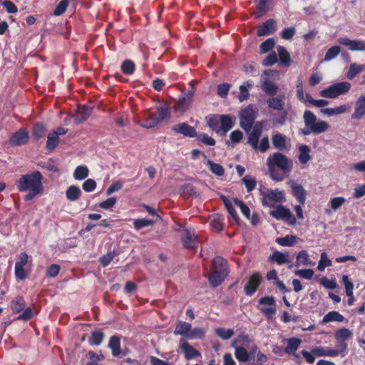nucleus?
Wrapping results in <instances>:
<instances>
[{"label": "nucleus", "mask_w": 365, "mask_h": 365, "mask_svg": "<svg viewBox=\"0 0 365 365\" xmlns=\"http://www.w3.org/2000/svg\"><path fill=\"white\" fill-rule=\"evenodd\" d=\"M269 215L278 220H284L289 225L294 226L297 223L296 218L290 210L282 205H278L274 210H271Z\"/></svg>", "instance_id": "8"}, {"label": "nucleus", "mask_w": 365, "mask_h": 365, "mask_svg": "<svg viewBox=\"0 0 365 365\" xmlns=\"http://www.w3.org/2000/svg\"><path fill=\"white\" fill-rule=\"evenodd\" d=\"M277 51L280 63L284 66H289L291 63V57L286 48L279 46L277 47Z\"/></svg>", "instance_id": "33"}, {"label": "nucleus", "mask_w": 365, "mask_h": 365, "mask_svg": "<svg viewBox=\"0 0 365 365\" xmlns=\"http://www.w3.org/2000/svg\"><path fill=\"white\" fill-rule=\"evenodd\" d=\"M245 85H241L239 88L240 93L238 96V99L240 102H243L249 98L250 93L248 88L252 87V84L249 82H246Z\"/></svg>", "instance_id": "50"}, {"label": "nucleus", "mask_w": 365, "mask_h": 365, "mask_svg": "<svg viewBox=\"0 0 365 365\" xmlns=\"http://www.w3.org/2000/svg\"><path fill=\"white\" fill-rule=\"evenodd\" d=\"M26 303L22 297L18 296L11 302V309L13 312L19 313L24 310Z\"/></svg>", "instance_id": "38"}, {"label": "nucleus", "mask_w": 365, "mask_h": 365, "mask_svg": "<svg viewBox=\"0 0 365 365\" xmlns=\"http://www.w3.org/2000/svg\"><path fill=\"white\" fill-rule=\"evenodd\" d=\"M351 336L352 332L347 328L339 329L336 331L334 334V336L336 341H345L346 340L351 338Z\"/></svg>", "instance_id": "41"}, {"label": "nucleus", "mask_w": 365, "mask_h": 365, "mask_svg": "<svg viewBox=\"0 0 365 365\" xmlns=\"http://www.w3.org/2000/svg\"><path fill=\"white\" fill-rule=\"evenodd\" d=\"M46 132V128L42 123H36L33 126L32 135L36 140L42 138Z\"/></svg>", "instance_id": "36"}, {"label": "nucleus", "mask_w": 365, "mask_h": 365, "mask_svg": "<svg viewBox=\"0 0 365 365\" xmlns=\"http://www.w3.org/2000/svg\"><path fill=\"white\" fill-rule=\"evenodd\" d=\"M88 174L89 170L86 166L79 165L73 172V178L77 180H83L88 176Z\"/></svg>", "instance_id": "40"}, {"label": "nucleus", "mask_w": 365, "mask_h": 365, "mask_svg": "<svg viewBox=\"0 0 365 365\" xmlns=\"http://www.w3.org/2000/svg\"><path fill=\"white\" fill-rule=\"evenodd\" d=\"M210 225L215 230L222 231L224 226L222 217L218 215L213 216L210 220Z\"/></svg>", "instance_id": "59"}, {"label": "nucleus", "mask_w": 365, "mask_h": 365, "mask_svg": "<svg viewBox=\"0 0 365 365\" xmlns=\"http://www.w3.org/2000/svg\"><path fill=\"white\" fill-rule=\"evenodd\" d=\"M282 342L287 344L285 353L289 356H293L295 359L299 358V354L297 353V349L300 346L302 341L298 337L284 338Z\"/></svg>", "instance_id": "10"}, {"label": "nucleus", "mask_w": 365, "mask_h": 365, "mask_svg": "<svg viewBox=\"0 0 365 365\" xmlns=\"http://www.w3.org/2000/svg\"><path fill=\"white\" fill-rule=\"evenodd\" d=\"M262 281V277L260 273L255 272L248 279L247 283L245 286V292L247 296L253 295Z\"/></svg>", "instance_id": "11"}, {"label": "nucleus", "mask_w": 365, "mask_h": 365, "mask_svg": "<svg viewBox=\"0 0 365 365\" xmlns=\"http://www.w3.org/2000/svg\"><path fill=\"white\" fill-rule=\"evenodd\" d=\"M81 190L80 187L77 185H71L69 186L66 191V197L69 201H76L78 200L81 195Z\"/></svg>", "instance_id": "28"}, {"label": "nucleus", "mask_w": 365, "mask_h": 365, "mask_svg": "<svg viewBox=\"0 0 365 365\" xmlns=\"http://www.w3.org/2000/svg\"><path fill=\"white\" fill-rule=\"evenodd\" d=\"M205 335V331L202 328L195 327L194 329H190L189 334L187 335V339H203Z\"/></svg>", "instance_id": "53"}, {"label": "nucleus", "mask_w": 365, "mask_h": 365, "mask_svg": "<svg viewBox=\"0 0 365 365\" xmlns=\"http://www.w3.org/2000/svg\"><path fill=\"white\" fill-rule=\"evenodd\" d=\"M299 150V160L302 164H306L311 159V156L309 155V147L307 145H300Z\"/></svg>", "instance_id": "42"}, {"label": "nucleus", "mask_w": 365, "mask_h": 365, "mask_svg": "<svg viewBox=\"0 0 365 365\" xmlns=\"http://www.w3.org/2000/svg\"><path fill=\"white\" fill-rule=\"evenodd\" d=\"M303 119L305 127L301 131L304 135H309L311 133L321 134L326 132L329 125L324 120H317V116L310 110H305L303 114Z\"/></svg>", "instance_id": "4"}, {"label": "nucleus", "mask_w": 365, "mask_h": 365, "mask_svg": "<svg viewBox=\"0 0 365 365\" xmlns=\"http://www.w3.org/2000/svg\"><path fill=\"white\" fill-rule=\"evenodd\" d=\"M346 110V105H341L340 106L336 107V108H322L320 112L324 115H327L328 116H333L339 114H341L345 113Z\"/></svg>", "instance_id": "35"}, {"label": "nucleus", "mask_w": 365, "mask_h": 365, "mask_svg": "<svg viewBox=\"0 0 365 365\" xmlns=\"http://www.w3.org/2000/svg\"><path fill=\"white\" fill-rule=\"evenodd\" d=\"M43 175L40 171L35 170L31 173L22 175L16 182L19 192H29L24 197L25 201L33 200L36 196L42 195L44 191Z\"/></svg>", "instance_id": "1"}, {"label": "nucleus", "mask_w": 365, "mask_h": 365, "mask_svg": "<svg viewBox=\"0 0 365 365\" xmlns=\"http://www.w3.org/2000/svg\"><path fill=\"white\" fill-rule=\"evenodd\" d=\"M351 88V83L347 81L336 83L322 90L320 96L324 98H335L339 96L346 93Z\"/></svg>", "instance_id": "6"}, {"label": "nucleus", "mask_w": 365, "mask_h": 365, "mask_svg": "<svg viewBox=\"0 0 365 365\" xmlns=\"http://www.w3.org/2000/svg\"><path fill=\"white\" fill-rule=\"evenodd\" d=\"M229 274L227 261L222 257H215L211 262L210 271L207 279L212 287H217L223 283Z\"/></svg>", "instance_id": "3"}, {"label": "nucleus", "mask_w": 365, "mask_h": 365, "mask_svg": "<svg viewBox=\"0 0 365 365\" xmlns=\"http://www.w3.org/2000/svg\"><path fill=\"white\" fill-rule=\"evenodd\" d=\"M270 178L277 182L282 181L291 173L293 168L292 159L282 153H274L267 159Z\"/></svg>", "instance_id": "2"}, {"label": "nucleus", "mask_w": 365, "mask_h": 365, "mask_svg": "<svg viewBox=\"0 0 365 365\" xmlns=\"http://www.w3.org/2000/svg\"><path fill=\"white\" fill-rule=\"evenodd\" d=\"M68 6V0H61L58 4L56 9H54L53 14L55 16L62 15L63 14H64L66 12Z\"/></svg>", "instance_id": "63"}, {"label": "nucleus", "mask_w": 365, "mask_h": 365, "mask_svg": "<svg viewBox=\"0 0 365 365\" xmlns=\"http://www.w3.org/2000/svg\"><path fill=\"white\" fill-rule=\"evenodd\" d=\"M242 182L245 185L247 192H251L252 190H254L257 185L256 178L250 175H247L243 177Z\"/></svg>", "instance_id": "43"}, {"label": "nucleus", "mask_w": 365, "mask_h": 365, "mask_svg": "<svg viewBox=\"0 0 365 365\" xmlns=\"http://www.w3.org/2000/svg\"><path fill=\"white\" fill-rule=\"evenodd\" d=\"M269 261L270 262H277L279 265L290 262L287 255H285L277 250L274 251L272 255H269Z\"/></svg>", "instance_id": "27"}, {"label": "nucleus", "mask_w": 365, "mask_h": 365, "mask_svg": "<svg viewBox=\"0 0 365 365\" xmlns=\"http://www.w3.org/2000/svg\"><path fill=\"white\" fill-rule=\"evenodd\" d=\"M345 319L344 317L336 311L328 312L323 318L322 323H329L331 322H342Z\"/></svg>", "instance_id": "32"}, {"label": "nucleus", "mask_w": 365, "mask_h": 365, "mask_svg": "<svg viewBox=\"0 0 365 365\" xmlns=\"http://www.w3.org/2000/svg\"><path fill=\"white\" fill-rule=\"evenodd\" d=\"M196 137L197 141L201 142L206 145L213 146L216 143V141L213 138L204 133L199 135L197 134Z\"/></svg>", "instance_id": "57"}, {"label": "nucleus", "mask_w": 365, "mask_h": 365, "mask_svg": "<svg viewBox=\"0 0 365 365\" xmlns=\"http://www.w3.org/2000/svg\"><path fill=\"white\" fill-rule=\"evenodd\" d=\"M120 70L125 75H132L135 72V65L133 61L127 59L121 63Z\"/></svg>", "instance_id": "45"}, {"label": "nucleus", "mask_w": 365, "mask_h": 365, "mask_svg": "<svg viewBox=\"0 0 365 365\" xmlns=\"http://www.w3.org/2000/svg\"><path fill=\"white\" fill-rule=\"evenodd\" d=\"M272 144L279 150H286L287 148L286 136L281 133L274 135L272 136Z\"/></svg>", "instance_id": "26"}, {"label": "nucleus", "mask_w": 365, "mask_h": 365, "mask_svg": "<svg viewBox=\"0 0 365 365\" xmlns=\"http://www.w3.org/2000/svg\"><path fill=\"white\" fill-rule=\"evenodd\" d=\"M207 125L212 130L217 133H220V118L218 119L217 115H210L206 117Z\"/></svg>", "instance_id": "39"}, {"label": "nucleus", "mask_w": 365, "mask_h": 365, "mask_svg": "<svg viewBox=\"0 0 365 365\" xmlns=\"http://www.w3.org/2000/svg\"><path fill=\"white\" fill-rule=\"evenodd\" d=\"M215 333L219 337L224 340H227L234 335V331L231 329L217 328Z\"/></svg>", "instance_id": "62"}, {"label": "nucleus", "mask_w": 365, "mask_h": 365, "mask_svg": "<svg viewBox=\"0 0 365 365\" xmlns=\"http://www.w3.org/2000/svg\"><path fill=\"white\" fill-rule=\"evenodd\" d=\"M116 255L115 251L109 252L100 257L99 262L103 267H107Z\"/></svg>", "instance_id": "60"}, {"label": "nucleus", "mask_w": 365, "mask_h": 365, "mask_svg": "<svg viewBox=\"0 0 365 365\" xmlns=\"http://www.w3.org/2000/svg\"><path fill=\"white\" fill-rule=\"evenodd\" d=\"M220 123V135H225L226 133L232 128L233 123L230 115H221L219 116Z\"/></svg>", "instance_id": "24"}, {"label": "nucleus", "mask_w": 365, "mask_h": 365, "mask_svg": "<svg viewBox=\"0 0 365 365\" xmlns=\"http://www.w3.org/2000/svg\"><path fill=\"white\" fill-rule=\"evenodd\" d=\"M108 347L111 349L113 356H119L121 352L120 337L117 335L112 336L108 342Z\"/></svg>", "instance_id": "29"}, {"label": "nucleus", "mask_w": 365, "mask_h": 365, "mask_svg": "<svg viewBox=\"0 0 365 365\" xmlns=\"http://www.w3.org/2000/svg\"><path fill=\"white\" fill-rule=\"evenodd\" d=\"M284 95H279L277 97L271 96L266 101V103L269 108L276 110H283L284 108Z\"/></svg>", "instance_id": "22"}, {"label": "nucleus", "mask_w": 365, "mask_h": 365, "mask_svg": "<svg viewBox=\"0 0 365 365\" xmlns=\"http://www.w3.org/2000/svg\"><path fill=\"white\" fill-rule=\"evenodd\" d=\"M276 242L281 246L291 247L297 242V237L294 235H287L284 237L277 238Z\"/></svg>", "instance_id": "48"}, {"label": "nucleus", "mask_w": 365, "mask_h": 365, "mask_svg": "<svg viewBox=\"0 0 365 365\" xmlns=\"http://www.w3.org/2000/svg\"><path fill=\"white\" fill-rule=\"evenodd\" d=\"M338 42L349 50L353 51H365V40L356 39L351 40L348 38H339Z\"/></svg>", "instance_id": "12"}, {"label": "nucleus", "mask_w": 365, "mask_h": 365, "mask_svg": "<svg viewBox=\"0 0 365 365\" xmlns=\"http://www.w3.org/2000/svg\"><path fill=\"white\" fill-rule=\"evenodd\" d=\"M331 264V260L327 257V253L322 252L320 256V259L317 268L319 271H323L324 270L325 267H330Z\"/></svg>", "instance_id": "61"}, {"label": "nucleus", "mask_w": 365, "mask_h": 365, "mask_svg": "<svg viewBox=\"0 0 365 365\" xmlns=\"http://www.w3.org/2000/svg\"><path fill=\"white\" fill-rule=\"evenodd\" d=\"M180 195L182 197L187 198L191 196L197 197L200 193L197 191L196 187L190 183L182 185L180 189Z\"/></svg>", "instance_id": "25"}, {"label": "nucleus", "mask_w": 365, "mask_h": 365, "mask_svg": "<svg viewBox=\"0 0 365 365\" xmlns=\"http://www.w3.org/2000/svg\"><path fill=\"white\" fill-rule=\"evenodd\" d=\"M207 165L209 166L210 170L216 176L222 177L225 175V168L220 164L207 160Z\"/></svg>", "instance_id": "37"}, {"label": "nucleus", "mask_w": 365, "mask_h": 365, "mask_svg": "<svg viewBox=\"0 0 365 365\" xmlns=\"http://www.w3.org/2000/svg\"><path fill=\"white\" fill-rule=\"evenodd\" d=\"M276 300L273 296H265L258 300V309L267 319L272 318L277 312Z\"/></svg>", "instance_id": "7"}, {"label": "nucleus", "mask_w": 365, "mask_h": 365, "mask_svg": "<svg viewBox=\"0 0 365 365\" xmlns=\"http://www.w3.org/2000/svg\"><path fill=\"white\" fill-rule=\"evenodd\" d=\"M191 324L190 323L180 321L176 324L174 334L183 336L187 338V335L189 334Z\"/></svg>", "instance_id": "31"}, {"label": "nucleus", "mask_w": 365, "mask_h": 365, "mask_svg": "<svg viewBox=\"0 0 365 365\" xmlns=\"http://www.w3.org/2000/svg\"><path fill=\"white\" fill-rule=\"evenodd\" d=\"M172 131L181 134L185 137L195 138L197 136V130L193 126L187 123H179L171 128Z\"/></svg>", "instance_id": "13"}, {"label": "nucleus", "mask_w": 365, "mask_h": 365, "mask_svg": "<svg viewBox=\"0 0 365 365\" xmlns=\"http://www.w3.org/2000/svg\"><path fill=\"white\" fill-rule=\"evenodd\" d=\"M259 192L262 196V204L264 207H274L277 203H281L285 200L284 192L277 189H268L261 185Z\"/></svg>", "instance_id": "5"}, {"label": "nucleus", "mask_w": 365, "mask_h": 365, "mask_svg": "<svg viewBox=\"0 0 365 365\" xmlns=\"http://www.w3.org/2000/svg\"><path fill=\"white\" fill-rule=\"evenodd\" d=\"M91 112L92 108L90 106L87 105L78 106L75 116V122L80 123L86 121L91 115Z\"/></svg>", "instance_id": "21"}, {"label": "nucleus", "mask_w": 365, "mask_h": 365, "mask_svg": "<svg viewBox=\"0 0 365 365\" xmlns=\"http://www.w3.org/2000/svg\"><path fill=\"white\" fill-rule=\"evenodd\" d=\"M156 114L150 113L145 118L143 123L140 124L143 128H153L158 125V120H157Z\"/></svg>", "instance_id": "47"}, {"label": "nucleus", "mask_w": 365, "mask_h": 365, "mask_svg": "<svg viewBox=\"0 0 365 365\" xmlns=\"http://www.w3.org/2000/svg\"><path fill=\"white\" fill-rule=\"evenodd\" d=\"M274 46H275V41H274V38H267V40H265L260 44V46H259L260 51L262 53H267V52L270 51L271 50H272V48L274 47Z\"/></svg>", "instance_id": "55"}, {"label": "nucleus", "mask_w": 365, "mask_h": 365, "mask_svg": "<svg viewBox=\"0 0 365 365\" xmlns=\"http://www.w3.org/2000/svg\"><path fill=\"white\" fill-rule=\"evenodd\" d=\"M29 138V132L25 128H20L10 137L9 143L12 145H23L28 143Z\"/></svg>", "instance_id": "15"}, {"label": "nucleus", "mask_w": 365, "mask_h": 365, "mask_svg": "<svg viewBox=\"0 0 365 365\" xmlns=\"http://www.w3.org/2000/svg\"><path fill=\"white\" fill-rule=\"evenodd\" d=\"M180 348L184 352L185 358L187 360H190L194 358H198L201 356V353L192 347L187 341L180 340Z\"/></svg>", "instance_id": "19"}, {"label": "nucleus", "mask_w": 365, "mask_h": 365, "mask_svg": "<svg viewBox=\"0 0 365 365\" xmlns=\"http://www.w3.org/2000/svg\"><path fill=\"white\" fill-rule=\"evenodd\" d=\"M191 102L188 98L182 95L175 103L174 110L179 113H184L189 108Z\"/></svg>", "instance_id": "30"}, {"label": "nucleus", "mask_w": 365, "mask_h": 365, "mask_svg": "<svg viewBox=\"0 0 365 365\" xmlns=\"http://www.w3.org/2000/svg\"><path fill=\"white\" fill-rule=\"evenodd\" d=\"M277 30V22L273 19H269L259 24L257 27V35L263 36L274 34Z\"/></svg>", "instance_id": "14"}, {"label": "nucleus", "mask_w": 365, "mask_h": 365, "mask_svg": "<svg viewBox=\"0 0 365 365\" xmlns=\"http://www.w3.org/2000/svg\"><path fill=\"white\" fill-rule=\"evenodd\" d=\"M300 264L304 266L310 264V259L307 250H301L297 255L296 265L299 266Z\"/></svg>", "instance_id": "49"}, {"label": "nucleus", "mask_w": 365, "mask_h": 365, "mask_svg": "<svg viewBox=\"0 0 365 365\" xmlns=\"http://www.w3.org/2000/svg\"><path fill=\"white\" fill-rule=\"evenodd\" d=\"M262 91L269 96H274L278 91V86L268 77L262 78L260 83Z\"/></svg>", "instance_id": "18"}, {"label": "nucleus", "mask_w": 365, "mask_h": 365, "mask_svg": "<svg viewBox=\"0 0 365 365\" xmlns=\"http://www.w3.org/2000/svg\"><path fill=\"white\" fill-rule=\"evenodd\" d=\"M365 115V94L360 96L356 101L352 118L361 119Z\"/></svg>", "instance_id": "20"}, {"label": "nucleus", "mask_w": 365, "mask_h": 365, "mask_svg": "<svg viewBox=\"0 0 365 365\" xmlns=\"http://www.w3.org/2000/svg\"><path fill=\"white\" fill-rule=\"evenodd\" d=\"M289 184L293 196L297 199L299 204L304 205L306 201V190L303 186L292 180L289 181Z\"/></svg>", "instance_id": "17"}, {"label": "nucleus", "mask_w": 365, "mask_h": 365, "mask_svg": "<svg viewBox=\"0 0 365 365\" xmlns=\"http://www.w3.org/2000/svg\"><path fill=\"white\" fill-rule=\"evenodd\" d=\"M255 115L252 108V106L250 105L243 109L240 116V126L246 132L248 133L255 122Z\"/></svg>", "instance_id": "9"}, {"label": "nucleus", "mask_w": 365, "mask_h": 365, "mask_svg": "<svg viewBox=\"0 0 365 365\" xmlns=\"http://www.w3.org/2000/svg\"><path fill=\"white\" fill-rule=\"evenodd\" d=\"M104 336L105 335L101 330L92 331L89 339V344L91 345L98 346L103 341Z\"/></svg>", "instance_id": "46"}, {"label": "nucleus", "mask_w": 365, "mask_h": 365, "mask_svg": "<svg viewBox=\"0 0 365 365\" xmlns=\"http://www.w3.org/2000/svg\"><path fill=\"white\" fill-rule=\"evenodd\" d=\"M231 85L227 83H223L217 86V95L222 98H227L228 92L230 89Z\"/></svg>", "instance_id": "64"}, {"label": "nucleus", "mask_w": 365, "mask_h": 365, "mask_svg": "<svg viewBox=\"0 0 365 365\" xmlns=\"http://www.w3.org/2000/svg\"><path fill=\"white\" fill-rule=\"evenodd\" d=\"M235 354L239 361L247 362L249 360L248 351L244 347H236Z\"/></svg>", "instance_id": "51"}, {"label": "nucleus", "mask_w": 365, "mask_h": 365, "mask_svg": "<svg viewBox=\"0 0 365 365\" xmlns=\"http://www.w3.org/2000/svg\"><path fill=\"white\" fill-rule=\"evenodd\" d=\"M364 69L365 65H359L355 63H351L347 73V78L351 80L354 78L357 74L362 72Z\"/></svg>", "instance_id": "44"}, {"label": "nucleus", "mask_w": 365, "mask_h": 365, "mask_svg": "<svg viewBox=\"0 0 365 365\" xmlns=\"http://www.w3.org/2000/svg\"><path fill=\"white\" fill-rule=\"evenodd\" d=\"M156 114L157 120H158V123L167 118L170 117V111L168 107H158L156 109V112L153 113Z\"/></svg>", "instance_id": "52"}, {"label": "nucleus", "mask_w": 365, "mask_h": 365, "mask_svg": "<svg viewBox=\"0 0 365 365\" xmlns=\"http://www.w3.org/2000/svg\"><path fill=\"white\" fill-rule=\"evenodd\" d=\"M262 132V123L257 122L253 127L252 130L249 134L247 143L254 148L257 150L259 139Z\"/></svg>", "instance_id": "16"}, {"label": "nucleus", "mask_w": 365, "mask_h": 365, "mask_svg": "<svg viewBox=\"0 0 365 365\" xmlns=\"http://www.w3.org/2000/svg\"><path fill=\"white\" fill-rule=\"evenodd\" d=\"M341 51L339 46H334L329 48L325 54L324 61H329L336 58Z\"/></svg>", "instance_id": "56"}, {"label": "nucleus", "mask_w": 365, "mask_h": 365, "mask_svg": "<svg viewBox=\"0 0 365 365\" xmlns=\"http://www.w3.org/2000/svg\"><path fill=\"white\" fill-rule=\"evenodd\" d=\"M30 271H26L24 267H15L14 274L17 281L24 280L28 277Z\"/></svg>", "instance_id": "54"}, {"label": "nucleus", "mask_w": 365, "mask_h": 365, "mask_svg": "<svg viewBox=\"0 0 365 365\" xmlns=\"http://www.w3.org/2000/svg\"><path fill=\"white\" fill-rule=\"evenodd\" d=\"M184 247L187 250H194L198 242L197 237L190 230H186L185 235L182 237Z\"/></svg>", "instance_id": "23"}, {"label": "nucleus", "mask_w": 365, "mask_h": 365, "mask_svg": "<svg viewBox=\"0 0 365 365\" xmlns=\"http://www.w3.org/2000/svg\"><path fill=\"white\" fill-rule=\"evenodd\" d=\"M234 203L240 208L242 215L247 219H250V210L249 207L241 200L237 198L234 199Z\"/></svg>", "instance_id": "58"}, {"label": "nucleus", "mask_w": 365, "mask_h": 365, "mask_svg": "<svg viewBox=\"0 0 365 365\" xmlns=\"http://www.w3.org/2000/svg\"><path fill=\"white\" fill-rule=\"evenodd\" d=\"M59 143V138L56 133L53 131L49 133L47 136L46 148L49 151H53Z\"/></svg>", "instance_id": "34"}]
</instances>
